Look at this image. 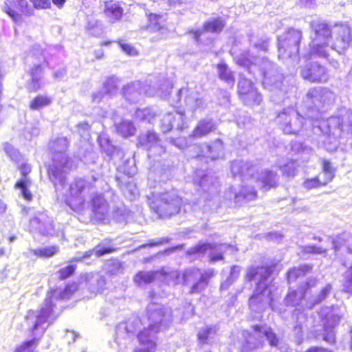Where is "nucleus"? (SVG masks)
<instances>
[{"mask_svg":"<svg viewBox=\"0 0 352 352\" xmlns=\"http://www.w3.org/2000/svg\"><path fill=\"white\" fill-rule=\"evenodd\" d=\"M187 128H188V124H187V123H186V122H185V124H184L182 126H178V129H179V130H181V131H182V130H184V129H187Z\"/></svg>","mask_w":352,"mask_h":352,"instance_id":"e2e57ef3","label":"nucleus"},{"mask_svg":"<svg viewBox=\"0 0 352 352\" xmlns=\"http://www.w3.org/2000/svg\"><path fill=\"white\" fill-rule=\"evenodd\" d=\"M214 329L211 327H206L200 330L197 333V339L200 344H206L209 338V336L212 332H214Z\"/></svg>","mask_w":352,"mask_h":352,"instance_id":"f704fd0d","label":"nucleus"},{"mask_svg":"<svg viewBox=\"0 0 352 352\" xmlns=\"http://www.w3.org/2000/svg\"><path fill=\"white\" fill-rule=\"evenodd\" d=\"M215 274L216 272L213 269L206 270L201 274L199 280L194 283L190 287L189 293L192 294L201 292Z\"/></svg>","mask_w":352,"mask_h":352,"instance_id":"dca6fc26","label":"nucleus"},{"mask_svg":"<svg viewBox=\"0 0 352 352\" xmlns=\"http://www.w3.org/2000/svg\"><path fill=\"white\" fill-rule=\"evenodd\" d=\"M258 197V193L256 190L254 188H252L248 189L245 188L244 189L240 190L235 195V199L237 201L240 200H247V201H254L256 200Z\"/></svg>","mask_w":352,"mask_h":352,"instance_id":"c85d7f7f","label":"nucleus"},{"mask_svg":"<svg viewBox=\"0 0 352 352\" xmlns=\"http://www.w3.org/2000/svg\"><path fill=\"white\" fill-rule=\"evenodd\" d=\"M223 258H224L223 254L221 252H219V253L210 255L209 257V261L210 263H215L217 261H222V260H223Z\"/></svg>","mask_w":352,"mask_h":352,"instance_id":"09e8293b","label":"nucleus"},{"mask_svg":"<svg viewBox=\"0 0 352 352\" xmlns=\"http://www.w3.org/2000/svg\"><path fill=\"white\" fill-rule=\"evenodd\" d=\"M237 94L243 102L249 106L258 105L261 96L254 83L249 79L241 78L237 85Z\"/></svg>","mask_w":352,"mask_h":352,"instance_id":"0eeeda50","label":"nucleus"},{"mask_svg":"<svg viewBox=\"0 0 352 352\" xmlns=\"http://www.w3.org/2000/svg\"><path fill=\"white\" fill-rule=\"evenodd\" d=\"M217 68L218 69L219 78L221 80L232 85L234 84L235 80L234 73L228 68L227 64L220 63L217 65Z\"/></svg>","mask_w":352,"mask_h":352,"instance_id":"4be33fe9","label":"nucleus"},{"mask_svg":"<svg viewBox=\"0 0 352 352\" xmlns=\"http://www.w3.org/2000/svg\"><path fill=\"white\" fill-rule=\"evenodd\" d=\"M53 3L58 8H62L65 3V0H52Z\"/></svg>","mask_w":352,"mask_h":352,"instance_id":"5fc2aeb1","label":"nucleus"},{"mask_svg":"<svg viewBox=\"0 0 352 352\" xmlns=\"http://www.w3.org/2000/svg\"><path fill=\"white\" fill-rule=\"evenodd\" d=\"M91 254H92V251L89 250V251H87V252H85V253H83V254L81 257L82 258V260H83L84 258L90 257Z\"/></svg>","mask_w":352,"mask_h":352,"instance_id":"052dcab7","label":"nucleus"},{"mask_svg":"<svg viewBox=\"0 0 352 352\" xmlns=\"http://www.w3.org/2000/svg\"><path fill=\"white\" fill-rule=\"evenodd\" d=\"M320 46H315L313 50H310L304 56V64L300 67V76L303 80L310 83L324 84L329 79L327 67L314 59L315 56L328 58V53L326 50H320Z\"/></svg>","mask_w":352,"mask_h":352,"instance_id":"f257e3e1","label":"nucleus"},{"mask_svg":"<svg viewBox=\"0 0 352 352\" xmlns=\"http://www.w3.org/2000/svg\"><path fill=\"white\" fill-rule=\"evenodd\" d=\"M282 174L285 177H293L296 173V169L294 167H289L287 165H283L281 167Z\"/></svg>","mask_w":352,"mask_h":352,"instance_id":"37998d69","label":"nucleus"},{"mask_svg":"<svg viewBox=\"0 0 352 352\" xmlns=\"http://www.w3.org/2000/svg\"><path fill=\"white\" fill-rule=\"evenodd\" d=\"M54 305L52 302L45 303L38 311L34 324L30 329L32 332L36 330L38 327L47 322L49 318L54 312Z\"/></svg>","mask_w":352,"mask_h":352,"instance_id":"2eb2a0df","label":"nucleus"},{"mask_svg":"<svg viewBox=\"0 0 352 352\" xmlns=\"http://www.w3.org/2000/svg\"><path fill=\"white\" fill-rule=\"evenodd\" d=\"M76 264H68L58 270V279L60 280H65L75 274L76 270Z\"/></svg>","mask_w":352,"mask_h":352,"instance_id":"2f4dec72","label":"nucleus"},{"mask_svg":"<svg viewBox=\"0 0 352 352\" xmlns=\"http://www.w3.org/2000/svg\"><path fill=\"white\" fill-rule=\"evenodd\" d=\"M85 189V184L84 181L81 179L75 181L70 186L69 197L68 198L69 204H72L73 199L79 197Z\"/></svg>","mask_w":352,"mask_h":352,"instance_id":"b1692460","label":"nucleus"},{"mask_svg":"<svg viewBox=\"0 0 352 352\" xmlns=\"http://www.w3.org/2000/svg\"><path fill=\"white\" fill-rule=\"evenodd\" d=\"M302 252L306 254H320L325 253L326 250L316 245H305L302 247Z\"/></svg>","mask_w":352,"mask_h":352,"instance_id":"4c0bfd02","label":"nucleus"},{"mask_svg":"<svg viewBox=\"0 0 352 352\" xmlns=\"http://www.w3.org/2000/svg\"><path fill=\"white\" fill-rule=\"evenodd\" d=\"M148 24L146 29L151 32H157L164 30L165 28L161 23L162 15L150 12L146 14Z\"/></svg>","mask_w":352,"mask_h":352,"instance_id":"412c9836","label":"nucleus"},{"mask_svg":"<svg viewBox=\"0 0 352 352\" xmlns=\"http://www.w3.org/2000/svg\"><path fill=\"white\" fill-rule=\"evenodd\" d=\"M271 346H277L279 344V338L273 331L272 328H268L263 333Z\"/></svg>","mask_w":352,"mask_h":352,"instance_id":"c9c22d12","label":"nucleus"},{"mask_svg":"<svg viewBox=\"0 0 352 352\" xmlns=\"http://www.w3.org/2000/svg\"><path fill=\"white\" fill-rule=\"evenodd\" d=\"M322 89L321 88L317 87H312L309 89L306 93V98L310 100H313L314 98L319 96L320 91Z\"/></svg>","mask_w":352,"mask_h":352,"instance_id":"c03bdc74","label":"nucleus"},{"mask_svg":"<svg viewBox=\"0 0 352 352\" xmlns=\"http://www.w3.org/2000/svg\"><path fill=\"white\" fill-rule=\"evenodd\" d=\"M202 32H204L202 30V29L201 30H190L188 31V33L192 36V38L197 42L200 41V37H201Z\"/></svg>","mask_w":352,"mask_h":352,"instance_id":"de8ad7c7","label":"nucleus"},{"mask_svg":"<svg viewBox=\"0 0 352 352\" xmlns=\"http://www.w3.org/2000/svg\"><path fill=\"white\" fill-rule=\"evenodd\" d=\"M274 265H258L249 267L245 274V280L251 283L256 279V278L261 275L259 280L256 284V289L259 291L252 294L249 298V305L253 306L261 302L260 296L268 288L267 285H265L263 288H260L262 283H264L272 274Z\"/></svg>","mask_w":352,"mask_h":352,"instance_id":"7ed1b4c3","label":"nucleus"},{"mask_svg":"<svg viewBox=\"0 0 352 352\" xmlns=\"http://www.w3.org/2000/svg\"><path fill=\"white\" fill-rule=\"evenodd\" d=\"M158 274L164 276L166 274L164 269H160L154 271H138L136 272L133 277V280L137 285H141L142 284H148L153 282Z\"/></svg>","mask_w":352,"mask_h":352,"instance_id":"ddd939ff","label":"nucleus"},{"mask_svg":"<svg viewBox=\"0 0 352 352\" xmlns=\"http://www.w3.org/2000/svg\"><path fill=\"white\" fill-rule=\"evenodd\" d=\"M59 248L57 245L45 247L34 250L32 253L34 256L40 258H49L54 256L58 252Z\"/></svg>","mask_w":352,"mask_h":352,"instance_id":"393cba45","label":"nucleus"},{"mask_svg":"<svg viewBox=\"0 0 352 352\" xmlns=\"http://www.w3.org/2000/svg\"><path fill=\"white\" fill-rule=\"evenodd\" d=\"M109 206L107 201L100 196H96L91 200V211L94 217L103 222L109 214Z\"/></svg>","mask_w":352,"mask_h":352,"instance_id":"9b49d317","label":"nucleus"},{"mask_svg":"<svg viewBox=\"0 0 352 352\" xmlns=\"http://www.w3.org/2000/svg\"><path fill=\"white\" fill-rule=\"evenodd\" d=\"M77 289L78 285L76 283H67L65 285L63 289L61 291L58 298L61 300L68 299L74 295Z\"/></svg>","mask_w":352,"mask_h":352,"instance_id":"72a5a7b5","label":"nucleus"},{"mask_svg":"<svg viewBox=\"0 0 352 352\" xmlns=\"http://www.w3.org/2000/svg\"><path fill=\"white\" fill-rule=\"evenodd\" d=\"M225 27V21L221 17H216L206 21L202 26V30L204 32L212 34L220 33Z\"/></svg>","mask_w":352,"mask_h":352,"instance_id":"aec40b11","label":"nucleus"},{"mask_svg":"<svg viewBox=\"0 0 352 352\" xmlns=\"http://www.w3.org/2000/svg\"><path fill=\"white\" fill-rule=\"evenodd\" d=\"M124 13V8L118 2L114 0L104 1L103 14L109 23L119 22L122 20Z\"/></svg>","mask_w":352,"mask_h":352,"instance_id":"9d476101","label":"nucleus"},{"mask_svg":"<svg viewBox=\"0 0 352 352\" xmlns=\"http://www.w3.org/2000/svg\"><path fill=\"white\" fill-rule=\"evenodd\" d=\"M38 340L37 338H33L30 340L23 342L16 347L13 352H34V347L38 342Z\"/></svg>","mask_w":352,"mask_h":352,"instance_id":"473e14b6","label":"nucleus"},{"mask_svg":"<svg viewBox=\"0 0 352 352\" xmlns=\"http://www.w3.org/2000/svg\"><path fill=\"white\" fill-rule=\"evenodd\" d=\"M236 63L243 67H250L254 64L248 53L241 54L236 60Z\"/></svg>","mask_w":352,"mask_h":352,"instance_id":"e433bc0d","label":"nucleus"},{"mask_svg":"<svg viewBox=\"0 0 352 352\" xmlns=\"http://www.w3.org/2000/svg\"><path fill=\"white\" fill-rule=\"evenodd\" d=\"M148 206L160 218L170 217L179 212L182 199L174 194L164 192L148 198Z\"/></svg>","mask_w":352,"mask_h":352,"instance_id":"f03ea898","label":"nucleus"},{"mask_svg":"<svg viewBox=\"0 0 352 352\" xmlns=\"http://www.w3.org/2000/svg\"><path fill=\"white\" fill-rule=\"evenodd\" d=\"M43 67L41 65H36L30 72L31 76V89L33 91H36L41 88L38 76L43 72Z\"/></svg>","mask_w":352,"mask_h":352,"instance_id":"bb28decb","label":"nucleus"},{"mask_svg":"<svg viewBox=\"0 0 352 352\" xmlns=\"http://www.w3.org/2000/svg\"><path fill=\"white\" fill-rule=\"evenodd\" d=\"M173 129V125L169 126L166 129L164 130V133L168 132Z\"/></svg>","mask_w":352,"mask_h":352,"instance_id":"338daca9","label":"nucleus"},{"mask_svg":"<svg viewBox=\"0 0 352 352\" xmlns=\"http://www.w3.org/2000/svg\"><path fill=\"white\" fill-rule=\"evenodd\" d=\"M160 332V324H150L137 333L139 344L143 347H136L132 352H155L157 349V341L155 335Z\"/></svg>","mask_w":352,"mask_h":352,"instance_id":"20e7f679","label":"nucleus"},{"mask_svg":"<svg viewBox=\"0 0 352 352\" xmlns=\"http://www.w3.org/2000/svg\"><path fill=\"white\" fill-rule=\"evenodd\" d=\"M19 169L22 176L21 179H30L28 177V175L31 172L32 169L31 166L30 164H28V163H23L20 165Z\"/></svg>","mask_w":352,"mask_h":352,"instance_id":"a19ab883","label":"nucleus"},{"mask_svg":"<svg viewBox=\"0 0 352 352\" xmlns=\"http://www.w3.org/2000/svg\"><path fill=\"white\" fill-rule=\"evenodd\" d=\"M331 288V287L330 285H327L324 287H323L320 292L316 302H321L322 300H324L329 294Z\"/></svg>","mask_w":352,"mask_h":352,"instance_id":"a18cd8bd","label":"nucleus"},{"mask_svg":"<svg viewBox=\"0 0 352 352\" xmlns=\"http://www.w3.org/2000/svg\"><path fill=\"white\" fill-rule=\"evenodd\" d=\"M278 179V175L275 171L267 169L262 173L258 181L261 184V189L267 191L279 186Z\"/></svg>","mask_w":352,"mask_h":352,"instance_id":"4468645a","label":"nucleus"},{"mask_svg":"<svg viewBox=\"0 0 352 352\" xmlns=\"http://www.w3.org/2000/svg\"><path fill=\"white\" fill-rule=\"evenodd\" d=\"M81 261H82V257H74L69 261V263L70 264L72 262L78 263V262H81Z\"/></svg>","mask_w":352,"mask_h":352,"instance_id":"bf43d9fd","label":"nucleus"},{"mask_svg":"<svg viewBox=\"0 0 352 352\" xmlns=\"http://www.w3.org/2000/svg\"><path fill=\"white\" fill-rule=\"evenodd\" d=\"M117 43L126 54L129 56H136L138 54V51L130 44L122 43L120 40L118 41Z\"/></svg>","mask_w":352,"mask_h":352,"instance_id":"58836bf2","label":"nucleus"},{"mask_svg":"<svg viewBox=\"0 0 352 352\" xmlns=\"http://www.w3.org/2000/svg\"><path fill=\"white\" fill-rule=\"evenodd\" d=\"M4 12L15 22L19 21L22 16H30L33 14V10L26 0H7Z\"/></svg>","mask_w":352,"mask_h":352,"instance_id":"1a4fd4ad","label":"nucleus"},{"mask_svg":"<svg viewBox=\"0 0 352 352\" xmlns=\"http://www.w3.org/2000/svg\"><path fill=\"white\" fill-rule=\"evenodd\" d=\"M253 348L249 346L248 344L243 346L241 349V352H252Z\"/></svg>","mask_w":352,"mask_h":352,"instance_id":"6e6d98bb","label":"nucleus"},{"mask_svg":"<svg viewBox=\"0 0 352 352\" xmlns=\"http://www.w3.org/2000/svg\"><path fill=\"white\" fill-rule=\"evenodd\" d=\"M31 185L30 179H19L14 184V188L21 190V196L28 201L32 199V193L28 189Z\"/></svg>","mask_w":352,"mask_h":352,"instance_id":"5701e85b","label":"nucleus"},{"mask_svg":"<svg viewBox=\"0 0 352 352\" xmlns=\"http://www.w3.org/2000/svg\"><path fill=\"white\" fill-rule=\"evenodd\" d=\"M313 266L311 264L302 265L297 267H293L289 269L286 274L288 282L294 281L300 277H303L310 273Z\"/></svg>","mask_w":352,"mask_h":352,"instance_id":"6ab92c4d","label":"nucleus"},{"mask_svg":"<svg viewBox=\"0 0 352 352\" xmlns=\"http://www.w3.org/2000/svg\"><path fill=\"white\" fill-rule=\"evenodd\" d=\"M311 284L309 282H305L299 286L298 289L300 292L302 296H305L307 292L310 289Z\"/></svg>","mask_w":352,"mask_h":352,"instance_id":"8fccbe9b","label":"nucleus"},{"mask_svg":"<svg viewBox=\"0 0 352 352\" xmlns=\"http://www.w3.org/2000/svg\"><path fill=\"white\" fill-rule=\"evenodd\" d=\"M192 274H193V271L192 270L185 272L184 273V277L187 280L190 276H192Z\"/></svg>","mask_w":352,"mask_h":352,"instance_id":"13d9d810","label":"nucleus"},{"mask_svg":"<svg viewBox=\"0 0 352 352\" xmlns=\"http://www.w3.org/2000/svg\"><path fill=\"white\" fill-rule=\"evenodd\" d=\"M297 294L296 290L291 291L286 296V300L289 302H293Z\"/></svg>","mask_w":352,"mask_h":352,"instance_id":"3c124183","label":"nucleus"},{"mask_svg":"<svg viewBox=\"0 0 352 352\" xmlns=\"http://www.w3.org/2000/svg\"><path fill=\"white\" fill-rule=\"evenodd\" d=\"M146 138L148 140H152L155 142L158 141V140H159L157 135L153 131H148L146 133Z\"/></svg>","mask_w":352,"mask_h":352,"instance_id":"603ef678","label":"nucleus"},{"mask_svg":"<svg viewBox=\"0 0 352 352\" xmlns=\"http://www.w3.org/2000/svg\"><path fill=\"white\" fill-rule=\"evenodd\" d=\"M116 251V248L113 247H104L95 252L97 257H100L104 254H111Z\"/></svg>","mask_w":352,"mask_h":352,"instance_id":"79ce46f5","label":"nucleus"},{"mask_svg":"<svg viewBox=\"0 0 352 352\" xmlns=\"http://www.w3.org/2000/svg\"><path fill=\"white\" fill-rule=\"evenodd\" d=\"M116 132L124 138L134 135L135 126L131 120H122L114 125Z\"/></svg>","mask_w":352,"mask_h":352,"instance_id":"a211bd4d","label":"nucleus"},{"mask_svg":"<svg viewBox=\"0 0 352 352\" xmlns=\"http://www.w3.org/2000/svg\"><path fill=\"white\" fill-rule=\"evenodd\" d=\"M34 316V312L32 311H30L25 316L26 319L29 318H32Z\"/></svg>","mask_w":352,"mask_h":352,"instance_id":"0e129e2a","label":"nucleus"},{"mask_svg":"<svg viewBox=\"0 0 352 352\" xmlns=\"http://www.w3.org/2000/svg\"><path fill=\"white\" fill-rule=\"evenodd\" d=\"M322 321L324 331L322 340L329 344H334L336 342V336L333 329L336 322L330 320L327 316H322Z\"/></svg>","mask_w":352,"mask_h":352,"instance_id":"f3484780","label":"nucleus"},{"mask_svg":"<svg viewBox=\"0 0 352 352\" xmlns=\"http://www.w3.org/2000/svg\"><path fill=\"white\" fill-rule=\"evenodd\" d=\"M4 254V250L2 248H0V256Z\"/></svg>","mask_w":352,"mask_h":352,"instance_id":"774afa93","label":"nucleus"},{"mask_svg":"<svg viewBox=\"0 0 352 352\" xmlns=\"http://www.w3.org/2000/svg\"><path fill=\"white\" fill-rule=\"evenodd\" d=\"M216 129L215 124L212 120L203 119L198 122L192 133L190 138L197 139L206 136L213 132Z\"/></svg>","mask_w":352,"mask_h":352,"instance_id":"f8f14e48","label":"nucleus"},{"mask_svg":"<svg viewBox=\"0 0 352 352\" xmlns=\"http://www.w3.org/2000/svg\"><path fill=\"white\" fill-rule=\"evenodd\" d=\"M304 352H333L332 350L321 346H311Z\"/></svg>","mask_w":352,"mask_h":352,"instance_id":"49530a36","label":"nucleus"},{"mask_svg":"<svg viewBox=\"0 0 352 352\" xmlns=\"http://www.w3.org/2000/svg\"><path fill=\"white\" fill-rule=\"evenodd\" d=\"M302 39L301 30L293 28H289L285 32L284 37L279 41L278 50L283 53L287 52L289 55L297 53Z\"/></svg>","mask_w":352,"mask_h":352,"instance_id":"6e6552de","label":"nucleus"},{"mask_svg":"<svg viewBox=\"0 0 352 352\" xmlns=\"http://www.w3.org/2000/svg\"><path fill=\"white\" fill-rule=\"evenodd\" d=\"M322 172L327 175L325 180L330 183L333 181L336 175V168L333 166L331 162L327 159H322L321 162Z\"/></svg>","mask_w":352,"mask_h":352,"instance_id":"7c9ffc66","label":"nucleus"},{"mask_svg":"<svg viewBox=\"0 0 352 352\" xmlns=\"http://www.w3.org/2000/svg\"><path fill=\"white\" fill-rule=\"evenodd\" d=\"M112 42L111 41H105L104 42H102L101 43L102 45H109Z\"/></svg>","mask_w":352,"mask_h":352,"instance_id":"69168bd1","label":"nucleus"},{"mask_svg":"<svg viewBox=\"0 0 352 352\" xmlns=\"http://www.w3.org/2000/svg\"><path fill=\"white\" fill-rule=\"evenodd\" d=\"M215 249V245L208 243L199 242L197 245L190 248L187 252V255L192 256L196 254H205L208 250H212Z\"/></svg>","mask_w":352,"mask_h":352,"instance_id":"a878e982","label":"nucleus"},{"mask_svg":"<svg viewBox=\"0 0 352 352\" xmlns=\"http://www.w3.org/2000/svg\"><path fill=\"white\" fill-rule=\"evenodd\" d=\"M49 150L52 155V160L57 168L67 166L69 158L65 154L69 148V141L66 138H56L49 142Z\"/></svg>","mask_w":352,"mask_h":352,"instance_id":"423d86ee","label":"nucleus"},{"mask_svg":"<svg viewBox=\"0 0 352 352\" xmlns=\"http://www.w3.org/2000/svg\"><path fill=\"white\" fill-rule=\"evenodd\" d=\"M51 102V98L46 96L37 95L31 100L29 106L32 110H38L48 106Z\"/></svg>","mask_w":352,"mask_h":352,"instance_id":"cd10ccee","label":"nucleus"},{"mask_svg":"<svg viewBox=\"0 0 352 352\" xmlns=\"http://www.w3.org/2000/svg\"><path fill=\"white\" fill-rule=\"evenodd\" d=\"M176 113L177 114H179V116H181L182 117L186 116V113H185V111H184V110H177Z\"/></svg>","mask_w":352,"mask_h":352,"instance_id":"680f3d73","label":"nucleus"},{"mask_svg":"<svg viewBox=\"0 0 352 352\" xmlns=\"http://www.w3.org/2000/svg\"><path fill=\"white\" fill-rule=\"evenodd\" d=\"M33 7L37 10L49 9L51 7L50 0H30Z\"/></svg>","mask_w":352,"mask_h":352,"instance_id":"ea45409f","label":"nucleus"},{"mask_svg":"<svg viewBox=\"0 0 352 352\" xmlns=\"http://www.w3.org/2000/svg\"><path fill=\"white\" fill-rule=\"evenodd\" d=\"M329 183L324 179L321 181L319 176H315L310 178H307L303 181L302 186L307 190H311L325 186Z\"/></svg>","mask_w":352,"mask_h":352,"instance_id":"c756f323","label":"nucleus"},{"mask_svg":"<svg viewBox=\"0 0 352 352\" xmlns=\"http://www.w3.org/2000/svg\"><path fill=\"white\" fill-rule=\"evenodd\" d=\"M309 25L314 34L311 40L310 50H313L315 46H320V50H325L324 48L332 38L331 25L322 20L311 21Z\"/></svg>","mask_w":352,"mask_h":352,"instance_id":"39448f33","label":"nucleus"},{"mask_svg":"<svg viewBox=\"0 0 352 352\" xmlns=\"http://www.w3.org/2000/svg\"><path fill=\"white\" fill-rule=\"evenodd\" d=\"M94 58L96 60L102 59L104 56V52L102 50H96L94 52Z\"/></svg>","mask_w":352,"mask_h":352,"instance_id":"864d4df0","label":"nucleus"},{"mask_svg":"<svg viewBox=\"0 0 352 352\" xmlns=\"http://www.w3.org/2000/svg\"><path fill=\"white\" fill-rule=\"evenodd\" d=\"M252 329L255 332H261L262 327L259 324H254L252 327Z\"/></svg>","mask_w":352,"mask_h":352,"instance_id":"4d7b16f0","label":"nucleus"}]
</instances>
